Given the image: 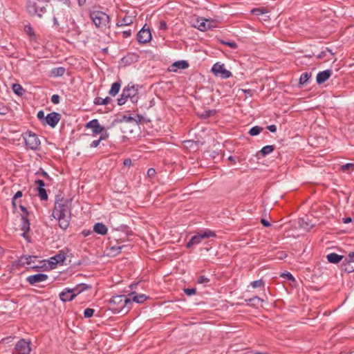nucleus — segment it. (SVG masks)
Listing matches in <instances>:
<instances>
[{"label":"nucleus","instance_id":"f257e3e1","mask_svg":"<svg viewBox=\"0 0 354 354\" xmlns=\"http://www.w3.org/2000/svg\"><path fill=\"white\" fill-rule=\"evenodd\" d=\"M71 203V200L61 198L55 203L53 215L58 220L59 225L62 230H66L69 226Z\"/></svg>","mask_w":354,"mask_h":354},{"label":"nucleus","instance_id":"f03ea898","mask_svg":"<svg viewBox=\"0 0 354 354\" xmlns=\"http://www.w3.org/2000/svg\"><path fill=\"white\" fill-rule=\"evenodd\" d=\"M72 19L71 12V2L70 1L66 3H62L56 5L55 9V15L53 18L54 24L56 26L60 25L64 26Z\"/></svg>","mask_w":354,"mask_h":354},{"label":"nucleus","instance_id":"7ed1b4c3","mask_svg":"<svg viewBox=\"0 0 354 354\" xmlns=\"http://www.w3.org/2000/svg\"><path fill=\"white\" fill-rule=\"evenodd\" d=\"M109 303L114 313H119L123 310L127 313L131 308V299L125 295H115L110 299Z\"/></svg>","mask_w":354,"mask_h":354},{"label":"nucleus","instance_id":"20e7f679","mask_svg":"<svg viewBox=\"0 0 354 354\" xmlns=\"http://www.w3.org/2000/svg\"><path fill=\"white\" fill-rule=\"evenodd\" d=\"M47 6L45 0H26V10L32 16L42 17L47 12Z\"/></svg>","mask_w":354,"mask_h":354},{"label":"nucleus","instance_id":"39448f33","mask_svg":"<svg viewBox=\"0 0 354 354\" xmlns=\"http://www.w3.org/2000/svg\"><path fill=\"white\" fill-rule=\"evenodd\" d=\"M89 287L86 284L81 283L77 285L75 288L73 289H65L59 294V298L62 301H72L77 294H80L83 290L88 289Z\"/></svg>","mask_w":354,"mask_h":354},{"label":"nucleus","instance_id":"423d86ee","mask_svg":"<svg viewBox=\"0 0 354 354\" xmlns=\"http://www.w3.org/2000/svg\"><path fill=\"white\" fill-rule=\"evenodd\" d=\"M214 236H216V234L214 233V232L211 231L209 230H205L203 232H198L196 234H195L191 238V239L187 244V247L191 248L194 245L199 244L202 241V240L205 239H208Z\"/></svg>","mask_w":354,"mask_h":354},{"label":"nucleus","instance_id":"0eeeda50","mask_svg":"<svg viewBox=\"0 0 354 354\" xmlns=\"http://www.w3.org/2000/svg\"><path fill=\"white\" fill-rule=\"evenodd\" d=\"M26 147L32 150H37L40 146V140L37 136L31 132L28 131L23 135Z\"/></svg>","mask_w":354,"mask_h":354},{"label":"nucleus","instance_id":"6e6552de","mask_svg":"<svg viewBox=\"0 0 354 354\" xmlns=\"http://www.w3.org/2000/svg\"><path fill=\"white\" fill-rule=\"evenodd\" d=\"M91 18L97 27L105 26L109 20V16L102 11L92 12Z\"/></svg>","mask_w":354,"mask_h":354},{"label":"nucleus","instance_id":"1a4fd4ad","mask_svg":"<svg viewBox=\"0 0 354 354\" xmlns=\"http://www.w3.org/2000/svg\"><path fill=\"white\" fill-rule=\"evenodd\" d=\"M30 342L21 339L16 344L12 354H30Z\"/></svg>","mask_w":354,"mask_h":354},{"label":"nucleus","instance_id":"9d476101","mask_svg":"<svg viewBox=\"0 0 354 354\" xmlns=\"http://www.w3.org/2000/svg\"><path fill=\"white\" fill-rule=\"evenodd\" d=\"M212 71L215 75L220 76L223 79H227L232 76V73L225 68L223 64L216 63L213 65Z\"/></svg>","mask_w":354,"mask_h":354},{"label":"nucleus","instance_id":"9b49d317","mask_svg":"<svg viewBox=\"0 0 354 354\" xmlns=\"http://www.w3.org/2000/svg\"><path fill=\"white\" fill-rule=\"evenodd\" d=\"M123 96L129 98L132 103H136L138 101V89L134 85L130 86L129 84L123 89Z\"/></svg>","mask_w":354,"mask_h":354},{"label":"nucleus","instance_id":"f8f14e48","mask_svg":"<svg viewBox=\"0 0 354 354\" xmlns=\"http://www.w3.org/2000/svg\"><path fill=\"white\" fill-rule=\"evenodd\" d=\"M115 230L117 232H121V234H115V237L117 241H120L122 242L128 240L129 236L132 235L133 234L132 231L127 225H121L119 229H116Z\"/></svg>","mask_w":354,"mask_h":354},{"label":"nucleus","instance_id":"ddd939ff","mask_svg":"<svg viewBox=\"0 0 354 354\" xmlns=\"http://www.w3.org/2000/svg\"><path fill=\"white\" fill-rule=\"evenodd\" d=\"M137 39L139 43L146 44L151 41V34L149 28H146L145 26L137 34Z\"/></svg>","mask_w":354,"mask_h":354},{"label":"nucleus","instance_id":"4468645a","mask_svg":"<svg viewBox=\"0 0 354 354\" xmlns=\"http://www.w3.org/2000/svg\"><path fill=\"white\" fill-rule=\"evenodd\" d=\"M85 127L87 129H91L94 135L100 134L104 130V127L100 124L99 121L97 119H93L87 122L85 124Z\"/></svg>","mask_w":354,"mask_h":354},{"label":"nucleus","instance_id":"2eb2a0df","mask_svg":"<svg viewBox=\"0 0 354 354\" xmlns=\"http://www.w3.org/2000/svg\"><path fill=\"white\" fill-rule=\"evenodd\" d=\"M61 119L59 113L56 112H52L48 113L45 118L44 124H48L50 127L54 128Z\"/></svg>","mask_w":354,"mask_h":354},{"label":"nucleus","instance_id":"dca6fc26","mask_svg":"<svg viewBox=\"0 0 354 354\" xmlns=\"http://www.w3.org/2000/svg\"><path fill=\"white\" fill-rule=\"evenodd\" d=\"M64 25L66 26V28L67 29V32L69 36L77 37L81 33V31L75 24L74 19H72L71 21L68 22V24Z\"/></svg>","mask_w":354,"mask_h":354},{"label":"nucleus","instance_id":"f3484780","mask_svg":"<svg viewBox=\"0 0 354 354\" xmlns=\"http://www.w3.org/2000/svg\"><path fill=\"white\" fill-rule=\"evenodd\" d=\"M47 279L48 275L42 273L30 275L27 277V281L31 285H35L37 283L44 281Z\"/></svg>","mask_w":354,"mask_h":354},{"label":"nucleus","instance_id":"a211bd4d","mask_svg":"<svg viewBox=\"0 0 354 354\" xmlns=\"http://www.w3.org/2000/svg\"><path fill=\"white\" fill-rule=\"evenodd\" d=\"M195 27H197L201 31H205L213 27L212 21L209 19H201L197 21V24L195 25Z\"/></svg>","mask_w":354,"mask_h":354},{"label":"nucleus","instance_id":"6ab92c4d","mask_svg":"<svg viewBox=\"0 0 354 354\" xmlns=\"http://www.w3.org/2000/svg\"><path fill=\"white\" fill-rule=\"evenodd\" d=\"M66 252L63 250H60L54 257H50V259L49 260V263L53 265L62 263L66 259Z\"/></svg>","mask_w":354,"mask_h":354},{"label":"nucleus","instance_id":"aec40b11","mask_svg":"<svg viewBox=\"0 0 354 354\" xmlns=\"http://www.w3.org/2000/svg\"><path fill=\"white\" fill-rule=\"evenodd\" d=\"M332 75L331 70H325L324 71H321L318 73L317 75L316 80L317 84H321L325 82Z\"/></svg>","mask_w":354,"mask_h":354},{"label":"nucleus","instance_id":"412c9836","mask_svg":"<svg viewBox=\"0 0 354 354\" xmlns=\"http://www.w3.org/2000/svg\"><path fill=\"white\" fill-rule=\"evenodd\" d=\"M129 297H128V299H131V303L136 302L138 304H142L148 298V297L144 294L137 295L134 292H131V294H129Z\"/></svg>","mask_w":354,"mask_h":354},{"label":"nucleus","instance_id":"4be33fe9","mask_svg":"<svg viewBox=\"0 0 354 354\" xmlns=\"http://www.w3.org/2000/svg\"><path fill=\"white\" fill-rule=\"evenodd\" d=\"M188 66L189 64L186 61H177L170 66L169 71L176 72L177 69H185Z\"/></svg>","mask_w":354,"mask_h":354},{"label":"nucleus","instance_id":"5701e85b","mask_svg":"<svg viewBox=\"0 0 354 354\" xmlns=\"http://www.w3.org/2000/svg\"><path fill=\"white\" fill-rule=\"evenodd\" d=\"M93 231L98 234L105 235L107 233L108 229L103 223H97L94 225Z\"/></svg>","mask_w":354,"mask_h":354},{"label":"nucleus","instance_id":"b1692460","mask_svg":"<svg viewBox=\"0 0 354 354\" xmlns=\"http://www.w3.org/2000/svg\"><path fill=\"white\" fill-rule=\"evenodd\" d=\"M36 259L35 256L24 255L20 257L19 262L21 266L30 265Z\"/></svg>","mask_w":354,"mask_h":354},{"label":"nucleus","instance_id":"393cba45","mask_svg":"<svg viewBox=\"0 0 354 354\" xmlns=\"http://www.w3.org/2000/svg\"><path fill=\"white\" fill-rule=\"evenodd\" d=\"M342 270L348 273H351L354 271V263L346 257L342 264Z\"/></svg>","mask_w":354,"mask_h":354},{"label":"nucleus","instance_id":"a878e982","mask_svg":"<svg viewBox=\"0 0 354 354\" xmlns=\"http://www.w3.org/2000/svg\"><path fill=\"white\" fill-rule=\"evenodd\" d=\"M326 259L330 263H337L343 259V256L336 253H330L326 256Z\"/></svg>","mask_w":354,"mask_h":354},{"label":"nucleus","instance_id":"bb28decb","mask_svg":"<svg viewBox=\"0 0 354 354\" xmlns=\"http://www.w3.org/2000/svg\"><path fill=\"white\" fill-rule=\"evenodd\" d=\"M21 220L23 221L21 230L24 231V233L22 234V236L24 237H26V234L30 230V223L28 219L26 216H21Z\"/></svg>","mask_w":354,"mask_h":354},{"label":"nucleus","instance_id":"cd10ccee","mask_svg":"<svg viewBox=\"0 0 354 354\" xmlns=\"http://www.w3.org/2000/svg\"><path fill=\"white\" fill-rule=\"evenodd\" d=\"M133 22V18L131 16H125L117 22L118 26H128Z\"/></svg>","mask_w":354,"mask_h":354},{"label":"nucleus","instance_id":"c85d7f7f","mask_svg":"<svg viewBox=\"0 0 354 354\" xmlns=\"http://www.w3.org/2000/svg\"><path fill=\"white\" fill-rule=\"evenodd\" d=\"M112 101V99L109 97L102 98L100 97H95L94 100V104L96 105H106Z\"/></svg>","mask_w":354,"mask_h":354},{"label":"nucleus","instance_id":"c756f323","mask_svg":"<svg viewBox=\"0 0 354 354\" xmlns=\"http://www.w3.org/2000/svg\"><path fill=\"white\" fill-rule=\"evenodd\" d=\"M120 86H121V85H120V82H114L112 84L109 93L112 96L116 95L120 89Z\"/></svg>","mask_w":354,"mask_h":354},{"label":"nucleus","instance_id":"7c9ffc66","mask_svg":"<svg viewBox=\"0 0 354 354\" xmlns=\"http://www.w3.org/2000/svg\"><path fill=\"white\" fill-rule=\"evenodd\" d=\"M12 88L13 92L19 96H21L24 94V89L19 84H14Z\"/></svg>","mask_w":354,"mask_h":354},{"label":"nucleus","instance_id":"2f4dec72","mask_svg":"<svg viewBox=\"0 0 354 354\" xmlns=\"http://www.w3.org/2000/svg\"><path fill=\"white\" fill-rule=\"evenodd\" d=\"M65 71H66V70L64 68L58 67V68H53L51 71V73L55 77H58V76H62L64 74Z\"/></svg>","mask_w":354,"mask_h":354},{"label":"nucleus","instance_id":"473e14b6","mask_svg":"<svg viewBox=\"0 0 354 354\" xmlns=\"http://www.w3.org/2000/svg\"><path fill=\"white\" fill-rule=\"evenodd\" d=\"M274 149V147L273 145H266L261 149L260 152L263 154V156H266L272 152Z\"/></svg>","mask_w":354,"mask_h":354},{"label":"nucleus","instance_id":"72a5a7b5","mask_svg":"<svg viewBox=\"0 0 354 354\" xmlns=\"http://www.w3.org/2000/svg\"><path fill=\"white\" fill-rule=\"evenodd\" d=\"M37 192H38V196H39L41 200L46 201L48 199V194L44 188L37 187Z\"/></svg>","mask_w":354,"mask_h":354},{"label":"nucleus","instance_id":"f704fd0d","mask_svg":"<svg viewBox=\"0 0 354 354\" xmlns=\"http://www.w3.org/2000/svg\"><path fill=\"white\" fill-rule=\"evenodd\" d=\"M312 76V73H304L301 74V77H300V79H299V82L300 84H306L308 80L310 79V77Z\"/></svg>","mask_w":354,"mask_h":354},{"label":"nucleus","instance_id":"c9c22d12","mask_svg":"<svg viewBox=\"0 0 354 354\" xmlns=\"http://www.w3.org/2000/svg\"><path fill=\"white\" fill-rule=\"evenodd\" d=\"M262 130H263L262 127H260L259 126H255L250 129V130L249 131V133L252 136H257L262 131Z\"/></svg>","mask_w":354,"mask_h":354},{"label":"nucleus","instance_id":"e433bc0d","mask_svg":"<svg viewBox=\"0 0 354 354\" xmlns=\"http://www.w3.org/2000/svg\"><path fill=\"white\" fill-rule=\"evenodd\" d=\"M341 171L346 172L348 171H353L354 170V163H346L345 165H343L340 167Z\"/></svg>","mask_w":354,"mask_h":354},{"label":"nucleus","instance_id":"4c0bfd02","mask_svg":"<svg viewBox=\"0 0 354 354\" xmlns=\"http://www.w3.org/2000/svg\"><path fill=\"white\" fill-rule=\"evenodd\" d=\"M216 113V110H207L205 111L203 113L201 114V117L202 118H208L214 115H215Z\"/></svg>","mask_w":354,"mask_h":354},{"label":"nucleus","instance_id":"58836bf2","mask_svg":"<svg viewBox=\"0 0 354 354\" xmlns=\"http://www.w3.org/2000/svg\"><path fill=\"white\" fill-rule=\"evenodd\" d=\"M123 247H124V245H119V246L113 245V246L110 247L109 250L111 251V254H113V255H115L120 252V251Z\"/></svg>","mask_w":354,"mask_h":354},{"label":"nucleus","instance_id":"ea45409f","mask_svg":"<svg viewBox=\"0 0 354 354\" xmlns=\"http://www.w3.org/2000/svg\"><path fill=\"white\" fill-rule=\"evenodd\" d=\"M299 225L301 227L309 230L313 227V225L308 224L306 221H305L303 218L299 220Z\"/></svg>","mask_w":354,"mask_h":354},{"label":"nucleus","instance_id":"a19ab883","mask_svg":"<svg viewBox=\"0 0 354 354\" xmlns=\"http://www.w3.org/2000/svg\"><path fill=\"white\" fill-rule=\"evenodd\" d=\"M251 286L253 288H257L264 286V282L262 279L254 281L251 283Z\"/></svg>","mask_w":354,"mask_h":354},{"label":"nucleus","instance_id":"79ce46f5","mask_svg":"<svg viewBox=\"0 0 354 354\" xmlns=\"http://www.w3.org/2000/svg\"><path fill=\"white\" fill-rule=\"evenodd\" d=\"M251 12L254 15L259 16L264 13H266L267 10L266 9H262V8H253L251 10Z\"/></svg>","mask_w":354,"mask_h":354},{"label":"nucleus","instance_id":"37998d69","mask_svg":"<svg viewBox=\"0 0 354 354\" xmlns=\"http://www.w3.org/2000/svg\"><path fill=\"white\" fill-rule=\"evenodd\" d=\"M94 312V309L88 308L84 310V316L86 318H90L93 315Z\"/></svg>","mask_w":354,"mask_h":354},{"label":"nucleus","instance_id":"c03bdc74","mask_svg":"<svg viewBox=\"0 0 354 354\" xmlns=\"http://www.w3.org/2000/svg\"><path fill=\"white\" fill-rule=\"evenodd\" d=\"M221 43L229 46L231 48H233V49H236L238 46L236 43L234 41H225L222 40Z\"/></svg>","mask_w":354,"mask_h":354},{"label":"nucleus","instance_id":"a18cd8bd","mask_svg":"<svg viewBox=\"0 0 354 354\" xmlns=\"http://www.w3.org/2000/svg\"><path fill=\"white\" fill-rule=\"evenodd\" d=\"M8 113V108L0 102V115H6Z\"/></svg>","mask_w":354,"mask_h":354},{"label":"nucleus","instance_id":"49530a36","mask_svg":"<svg viewBox=\"0 0 354 354\" xmlns=\"http://www.w3.org/2000/svg\"><path fill=\"white\" fill-rule=\"evenodd\" d=\"M127 99H129L127 97L123 96V92H122L120 97L118 99V105L124 104L126 103V102L127 101Z\"/></svg>","mask_w":354,"mask_h":354},{"label":"nucleus","instance_id":"de8ad7c7","mask_svg":"<svg viewBox=\"0 0 354 354\" xmlns=\"http://www.w3.org/2000/svg\"><path fill=\"white\" fill-rule=\"evenodd\" d=\"M281 277L289 281H295L293 276L290 272L283 273Z\"/></svg>","mask_w":354,"mask_h":354},{"label":"nucleus","instance_id":"09e8293b","mask_svg":"<svg viewBox=\"0 0 354 354\" xmlns=\"http://www.w3.org/2000/svg\"><path fill=\"white\" fill-rule=\"evenodd\" d=\"M327 53H330V54H331V55L333 54V53H332V52H331V50H330V49H328V48H326L325 50L322 51V52H321V53L317 55V57H318V58H319V59L323 58V57H326V56Z\"/></svg>","mask_w":354,"mask_h":354},{"label":"nucleus","instance_id":"8fccbe9b","mask_svg":"<svg viewBox=\"0 0 354 354\" xmlns=\"http://www.w3.org/2000/svg\"><path fill=\"white\" fill-rule=\"evenodd\" d=\"M59 99H60L59 95L55 94V95H53L51 97V102L54 104H57L59 103Z\"/></svg>","mask_w":354,"mask_h":354},{"label":"nucleus","instance_id":"3c124183","mask_svg":"<svg viewBox=\"0 0 354 354\" xmlns=\"http://www.w3.org/2000/svg\"><path fill=\"white\" fill-rule=\"evenodd\" d=\"M184 292L187 295L191 296L196 293V288H186L184 290Z\"/></svg>","mask_w":354,"mask_h":354},{"label":"nucleus","instance_id":"603ef678","mask_svg":"<svg viewBox=\"0 0 354 354\" xmlns=\"http://www.w3.org/2000/svg\"><path fill=\"white\" fill-rule=\"evenodd\" d=\"M209 281V279L205 276H201L198 279V283H206Z\"/></svg>","mask_w":354,"mask_h":354},{"label":"nucleus","instance_id":"864d4df0","mask_svg":"<svg viewBox=\"0 0 354 354\" xmlns=\"http://www.w3.org/2000/svg\"><path fill=\"white\" fill-rule=\"evenodd\" d=\"M246 301L254 304L256 302L263 301V299H261V298H259L257 296H255V297H253L252 298H251V299H250L248 300H246Z\"/></svg>","mask_w":354,"mask_h":354},{"label":"nucleus","instance_id":"5fc2aeb1","mask_svg":"<svg viewBox=\"0 0 354 354\" xmlns=\"http://www.w3.org/2000/svg\"><path fill=\"white\" fill-rule=\"evenodd\" d=\"M100 139L101 141L106 140L109 136V133L105 131L104 130L102 133H100Z\"/></svg>","mask_w":354,"mask_h":354},{"label":"nucleus","instance_id":"6e6d98bb","mask_svg":"<svg viewBox=\"0 0 354 354\" xmlns=\"http://www.w3.org/2000/svg\"><path fill=\"white\" fill-rule=\"evenodd\" d=\"M26 32L30 35L32 36L34 35V30L31 26H27L25 27Z\"/></svg>","mask_w":354,"mask_h":354},{"label":"nucleus","instance_id":"4d7b16f0","mask_svg":"<svg viewBox=\"0 0 354 354\" xmlns=\"http://www.w3.org/2000/svg\"><path fill=\"white\" fill-rule=\"evenodd\" d=\"M37 118L40 120H45L46 116L44 115V112L43 111H39L37 113Z\"/></svg>","mask_w":354,"mask_h":354},{"label":"nucleus","instance_id":"13d9d810","mask_svg":"<svg viewBox=\"0 0 354 354\" xmlns=\"http://www.w3.org/2000/svg\"><path fill=\"white\" fill-rule=\"evenodd\" d=\"M242 91L246 95V96L252 97L254 93V91L251 89H242Z\"/></svg>","mask_w":354,"mask_h":354},{"label":"nucleus","instance_id":"bf43d9fd","mask_svg":"<svg viewBox=\"0 0 354 354\" xmlns=\"http://www.w3.org/2000/svg\"><path fill=\"white\" fill-rule=\"evenodd\" d=\"M101 142L100 139L99 138L98 140H93L90 146L92 148H95V147H97L99 145H100V142Z\"/></svg>","mask_w":354,"mask_h":354},{"label":"nucleus","instance_id":"052dcab7","mask_svg":"<svg viewBox=\"0 0 354 354\" xmlns=\"http://www.w3.org/2000/svg\"><path fill=\"white\" fill-rule=\"evenodd\" d=\"M35 184H37L38 185V187H43L44 188V187L45 186V183H44V180H40V179L37 180L35 181Z\"/></svg>","mask_w":354,"mask_h":354},{"label":"nucleus","instance_id":"680f3d73","mask_svg":"<svg viewBox=\"0 0 354 354\" xmlns=\"http://www.w3.org/2000/svg\"><path fill=\"white\" fill-rule=\"evenodd\" d=\"M23 194L21 191H18L13 196V201H16L17 198H21Z\"/></svg>","mask_w":354,"mask_h":354},{"label":"nucleus","instance_id":"e2e57ef3","mask_svg":"<svg viewBox=\"0 0 354 354\" xmlns=\"http://www.w3.org/2000/svg\"><path fill=\"white\" fill-rule=\"evenodd\" d=\"M134 120V118H132L131 116H126V115H124L123 118H122V121H124V122H132Z\"/></svg>","mask_w":354,"mask_h":354},{"label":"nucleus","instance_id":"0e129e2a","mask_svg":"<svg viewBox=\"0 0 354 354\" xmlns=\"http://www.w3.org/2000/svg\"><path fill=\"white\" fill-rule=\"evenodd\" d=\"M267 129L272 133H274L277 131V127L274 124L268 126Z\"/></svg>","mask_w":354,"mask_h":354},{"label":"nucleus","instance_id":"69168bd1","mask_svg":"<svg viewBox=\"0 0 354 354\" xmlns=\"http://www.w3.org/2000/svg\"><path fill=\"white\" fill-rule=\"evenodd\" d=\"M347 258L348 259V261L354 263V252H349Z\"/></svg>","mask_w":354,"mask_h":354},{"label":"nucleus","instance_id":"338daca9","mask_svg":"<svg viewBox=\"0 0 354 354\" xmlns=\"http://www.w3.org/2000/svg\"><path fill=\"white\" fill-rule=\"evenodd\" d=\"M131 30H125L122 32V36L124 38H128L131 36Z\"/></svg>","mask_w":354,"mask_h":354},{"label":"nucleus","instance_id":"774afa93","mask_svg":"<svg viewBox=\"0 0 354 354\" xmlns=\"http://www.w3.org/2000/svg\"><path fill=\"white\" fill-rule=\"evenodd\" d=\"M261 223L263 224V226L265 227H270V223L269 221H266V219H263L262 218L261 220Z\"/></svg>","mask_w":354,"mask_h":354}]
</instances>
